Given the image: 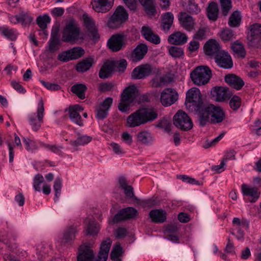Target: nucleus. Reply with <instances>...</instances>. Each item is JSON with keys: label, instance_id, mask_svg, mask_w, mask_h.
Returning <instances> with one entry per match:
<instances>
[{"label": "nucleus", "instance_id": "obj_1", "mask_svg": "<svg viewBox=\"0 0 261 261\" xmlns=\"http://www.w3.org/2000/svg\"><path fill=\"white\" fill-rule=\"evenodd\" d=\"M158 117L156 109L152 107H142L128 116L126 125L135 127L152 122Z\"/></svg>", "mask_w": 261, "mask_h": 261}, {"label": "nucleus", "instance_id": "obj_2", "mask_svg": "<svg viewBox=\"0 0 261 261\" xmlns=\"http://www.w3.org/2000/svg\"><path fill=\"white\" fill-rule=\"evenodd\" d=\"M138 96V90L135 85L126 87L121 95L118 109L122 112H127Z\"/></svg>", "mask_w": 261, "mask_h": 261}, {"label": "nucleus", "instance_id": "obj_3", "mask_svg": "<svg viewBox=\"0 0 261 261\" xmlns=\"http://www.w3.org/2000/svg\"><path fill=\"white\" fill-rule=\"evenodd\" d=\"M212 75V71L206 66H199L190 73V77L195 85L202 86L206 84Z\"/></svg>", "mask_w": 261, "mask_h": 261}, {"label": "nucleus", "instance_id": "obj_4", "mask_svg": "<svg viewBox=\"0 0 261 261\" xmlns=\"http://www.w3.org/2000/svg\"><path fill=\"white\" fill-rule=\"evenodd\" d=\"M202 104L201 94L198 88H192L187 92L185 105L189 110L198 111Z\"/></svg>", "mask_w": 261, "mask_h": 261}, {"label": "nucleus", "instance_id": "obj_5", "mask_svg": "<svg viewBox=\"0 0 261 261\" xmlns=\"http://www.w3.org/2000/svg\"><path fill=\"white\" fill-rule=\"evenodd\" d=\"M128 14L122 6H118L113 14L108 20V27L112 29H118L128 19Z\"/></svg>", "mask_w": 261, "mask_h": 261}, {"label": "nucleus", "instance_id": "obj_6", "mask_svg": "<svg viewBox=\"0 0 261 261\" xmlns=\"http://www.w3.org/2000/svg\"><path fill=\"white\" fill-rule=\"evenodd\" d=\"M84 34L81 31L80 28L72 22H70L65 26L63 32L62 39L64 42L76 41L84 39Z\"/></svg>", "mask_w": 261, "mask_h": 261}, {"label": "nucleus", "instance_id": "obj_7", "mask_svg": "<svg viewBox=\"0 0 261 261\" xmlns=\"http://www.w3.org/2000/svg\"><path fill=\"white\" fill-rule=\"evenodd\" d=\"M44 103L42 99H41L38 102L37 108V115L35 113H32L29 115L28 120L32 129L34 131H38L41 125V122L43 121L44 116Z\"/></svg>", "mask_w": 261, "mask_h": 261}, {"label": "nucleus", "instance_id": "obj_8", "mask_svg": "<svg viewBox=\"0 0 261 261\" xmlns=\"http://www.w3.org/2000/svg\"><path fill=\"white\" fill-rule=\"evenodd\" d=\"M119 188L123 190L125 196L127 198H132L134 201L138 204H142L144 206L149 203L150 200H143L142 202L139 198L134 195V189L132 186L128 185L125 177L121 176L118 179Z\"/></svg>", "mask_w": 261, "mask_h": 261}, {"label": "nucleus", "instance_id": "obj_9", "mask_svg": "<svg viewBox=\"0 0 261 261\" xmlns=\"http://www.w3.org/2000/svg\"><path fill=\"white\" fill-rule=\"evenodd\" d=\"M173 124L177 128L184 130H190L193 127L191 118L181 110L178 111L174 116Z\"/></svg>", "mask_w": 261, "mask_h": 261}, {"label": "nucleus", "instance_id": "obj_10", "mask_svg": "<svg viewBox=\"0 0 261 261\" xmlns=\"http://www.w3.org/2000/svg\"><path fill=\"white\" fill-rule=\"evenodd\" d=\"M248 39L250 46L261 48V24L254 23L250 26V36Z\"/></svg>", "mask_w": 261, "mask_h": 261}, {"label": "nucleus", "instance_id": "obj_11", "mask_svg": "<svg viewBox=\"0 0 261 261\" xmlns=\"http://www.w3.org/2000/svg\"><path fill=\"white\" fill-rule=\"evenodd\" d=\"M211 95L216 101L223 102L228 100L232 93L228 88L219 86L212 88Z\"/></svg>", "mask_w": 261, "mask_h": 261}, {"label": "nucleus", "instance_id": "obj_12", "mask_svg": "<svg viewBox=\"0 0 261 261\" xmlns=\"http://www.w3.org/2000/svg\"><path fill=\"white\" fill-rule=\"evenodd\" d=\"M178 98V93L175 90L167 88L161 93V102L165 107H168L175 103Z\"/></svg>", "mask_w": 261, "mask_h": 261}, {"label": "nucleus", "instance_id": "obj_13", "mask_svg": "<svg viewBox=\"0 0 261 261\" xmlns=\"http://www.w3.org/2000/svg\"><path fill=\"white\" fill-rule=\"evenodd\" d=\"M215 61L220 67L230 69L233 66V62L230 55L228 52L222 50L216 57Z\"/></svg>", "mask_w": 261, "mask_h": 261}, {"label": "nucleus", "instance_id": "obj_14", "mask_svg": "<svg viewBox=\"0 0 261 261\" xmlns=\"http://www.w3.org/2000/svg\"><path fill=\"white\" fill-rule=\"evenodd\" d=\"M152 68L150 64H143L135 68L132 72V77L135 80L143 79L150 75Z\"/></svg>", "mask_w": 261, "mask_h": 261}, {"label": "nucleus", "instance_id": "obj_15", "mask_svg": "<svg viewBox=\"0 0 261 261\" xmlns=\"http://www.w3.org/2000/svg\"><path fill=\"white\" fill-rule=\"evenodd\" d=\"M125 39V36L124 34H115L108 40L107 45L113 51H118L124 45Z\"/></svg>", "mask_w": 261, "mask_h": 261}, {"label": "nucleus", "instance_id": "obj_16", "mask_svg": "<svg viewBox=\"0 0 261 261\" xmlns=\"http://www.w3.org/2000/svg\"><path fill=\"white\" fill-rule=\"evenodd\" d=\"M207 112L210 113L211 121L214 123L222 122L225 118V114L223 109L214 105L207 106Z\"/></svg>", "mask_w": 261, "mask_h": 261}, {"label": "nucleus", "instance_id": "obj_17", "mask_svg": "<svg viewBox=\"0 0 261 261\" xmlns=\"http://www.w3.org/2000/svg\"><path fill=\"white\" fill-rule=\"evenodd\" d=\"M114 0H92L91 5L93 10L98 13L108 12L112 7Z\"/></svg>", "mask_w": 261, "mask_h": 261}, {"label": "nucleus", "instance_id": "obj_18", "mask_svg": "<svg viewBox=\"0 0 261 261\" xmlns=\"http://www.w3.org/2000/svg\"><path fill=\"white\" fill-rule=\"evenodd\" d=\"M83 108L79 105H76L69 108V117L70 120L80 126L84 125L83 120L80 115V112L83 111Z\"/></svg>", "mask_w": 261, "mask_h": 261}, {"label": "nucleus", "instance_id": "obj_19", "mask_svg": "<svg viewBox=\"0 0 261 261\" xmlns=\"http://www.w3.org/2000/svg\"><path fill=\"white\" fill-rule=\"evenodd\" d=\"M138 214L134 208L128 207L120 210L114 217L113 222L117 223L120 221L134 218Z\"/></svg>", "mask_w": 261, "mask_h": 261}, {"label": "nucleus", "instance_id": "obj_20", "mask_svg": "<svg viewBox=\"0 0 261 261\" xmlns=\"http://www.w3.org/2000/svg\"><path fill=\"white\" fill-rule=\"evenodd\" d=\"M148 51V46L141 43L138 45L129 55L130 60L133 62H137L142 60Z\"/></svg>", "mask_w": 261, "mask_h": 261}, {"label": "nucleus", "instance_id": "obj_21", "mask_svg": "<svg viewBox=\"0 0 261 261\" xmlns=\"http://www.w3.org/2000/svg\"><path fill=\"white\" fill-rule=\"evenodd\" d=\"M113 102V99L108 97L96 108V117L99 119L105 118Z\"/></svg>", "mask_w": 261, "mask_h": 261}, {"label": "nucleus", "instance_id": "obj_22", "mask_svg": "<svg viewBox=\"0 0 261 261\" xmlns=\"http://www.w3.org/2000/svg\"><path fill=\"white\" fill-rule=\"evenodd\" d=\"M218 41L214 39L207 41L204 45V49L206 55L216 57L222 50Z\"/></svg>", "mask_w": 261, "mask_h": 261}, {"label": "nucleus", "instance_id": "obj_23", "mask_svg": "<svg viewBox=\"0 0 261 261\" xmlns=\"http://www.w3.org/2000/svg\"><path fill=\"white\" fill-rule=\"evenodd\" d=\"M78 261H94V254L91 248L86 245H82L79 249V254L77 255Z\"/></svg>", "mask_w": 261, "mask_h": 261}, {"label": "nucleus", "instance_id": "obj_24", "mask_svg": "<svg viewBox=\"0 0 261 261\" xmlns=\"http://www.w3.org/2000/svg\"><path fill=\"white\" fill-rule=\"evenodd\" d=\"M178 20L181 26L187 31L191 32L194 29L195 24L193 18L185 12H181Z\"/></svg>", "mask_w": 261, "mask_h": 261}, {"label": "nucleus", "instance_id": "obj_25", "mask_svg": "<svg viewBox=\"0 0 261 261\" xmlns=\"http://www.w3.org/2000/svg\"><path fill=\"white\" fill-rule=\"evenodd\" d=\"M112 242L109 238L103 240L100 245V251L96 261H107Z\"/></svg>", "mask_w": 261, "mask_h": 261}, {"label": "nucleus", "instance_id": "obj_26", "mask_svg": "<svg viewBox=\"0 0 261 261\" xmlns=\"http://www.w3.org/2000/svg\"><path fill=\"white\" fill-rule=\"evenodd\" d=\"M225 82L231 88L236 90L241 89L244 85V82L241 78L233 74H228L225 76Z\"/></svg>", "mask_w": 261, "mask_h": 261}, {"label": "nucleus", "instance_id": "obj_27", "mask_svg": "<svg viewBox=\"0 0 261 261\" xmlns=\"http://www.w3.org/2000/svg\"><path fill=\"white\" fill-rule=\"evenodd\" d=\"M141 32L142 35L147 41L155 44H158L160 43L161 40L159 35L153 33L151 28L148 26H143Z\"/></svg>", "mask_w": 261, "mask_h": 261}, {"label": "nucleus", "instance_id": "obj_28", "mask_svg": "<svg viewBox=\"0 0 261 261\" xmlns=\"http://www.w3.org/2000/svg\"><path fill=\"white\" fill-rule=\"evenodd\" d=\"M83 18L84 25L90 33L91 35L94 39L98 38L99 36L97 34L95 23L92 18H91L87 14L85 13L83 14Z\"/></svg>", "mask_w": 261, "mask_h": 261}, {"label": "nucleus", "instance_id": "obj_29", "mask_svg": "<svg viewBox=\"0 0 261 261\" xmlns=\"http://www.w3.org/2000/svg\"><path fill=\"white\" fill-rule=\"evenodd\" d=\"M188 40V36L186 34L180 32H176L169 36L168 41L170 44L181 45L185 44Z\"/></svg>", "mask_w": 261, "mask_h": 261}, {"label": "nucleus", "instance_id": "obj_30", "mask_svg": "<svg viewBox=\"0 0 261 261\" xmlns=\"http://www.w3.org/2000/svg\"><path fill=\"white\" fill-rule=\"evenodd\" d=\"M115 70V63L112 61H107L101 67L99 72V77L100 79H107Z\"/></svg>", "mask_w": 261, "mask_h": 261}, {"label": "nucleus", "instance_id": "obj_31", "mask_svg": "<svg viewBox=\"0 0 261 261\" xmlns=\"http://www.w3.org/2000/svg\"><path fill=\"white\" fill-rule=\"evenodd\" d=\"M242 191L243 195L251 197L250 201L254 202L259 196V192L256 188L249 187L245 184L242 186Z\"/></svg>", "mask_w": 261, "mask_h": 261}, {"label": "nucleus", "instance_id": "obj_32", "mask_svg": "<svg viewBox=\"0 0 261 261\" xmlns=\"http://www.w3.org/2000/svg\"><path fill=\"white\" fill-rule=\"evenodd\" d=\"M149 217L153 222L162 223L166 220V213L162 210H153L149 213Z\"/></svg>", "mask_w": 261, "mask_h": 261}, {"label": "nucleus", "instance_id": "obj_33", "mask_svg": "<svg viewBox=\"0 0 261 261\" xmlns=\"http://www.w3.org/2000/svg\"><path fill=\"white\" fill-rule=\"evenodd\" d=\"M174 16L171 12H166L162 16V29L165 32L168 31L173 24Z\"/></svg>", "mask_w": 261, "mask_h": 261}, {"label": "nucleus", "instance_id": "obj_34", "mask_svg": "<svg viewBox=\"0 0 261 261\" xmlns=\"http://www.w3.org/2000/svg\"><path fill=\"white\" fill-rule=\"evenodd\" d=\"M77 232L76 228L71 226L64 231L63 241L67 244H71L75 238V233Z\"/></svg>", "mask_w": 261, "mask_h": 261}, {"label": "nucleus", "instance_id": "obj_35", "mask_svg": "<svg viewBox=\"0 0 261 261\" xmlns=\"http://www.w3.org/2000/svg\"><path fill=\"white\" fill-rule=\"evenodd\" d=\"M85 223L87 224L85 230L87 234L95 235L98 233L99 230V226L94 220L86 218Z\"/></svg>", "mask_w": 261, "mask_h": 261}, {"label": "nucleus", "instance_id": "obj_36", "mask_svg": "<svg viewBox=\"0 0 261 261\" xmlns=\"http://www.w3.org/2000/svg\"><path fill=\"white\" fill-rule=\"evenodd\" d=\"M137 138L139 142L145 145L151 144L154 140L151 134L147 130L142 131L138 133Z\"/></svg>", "mask_w": 261, "mask_h": 261}, {"label": "nucleus", "instance_id": "obj_37", "mask_svg": "<svg viewBox=\"0 0 261 261\" xmlns=\"http://www.w3.org/2000/svg\"><path fill=\"white\" fill-rule=\"evenodd\" d=\"M207 16L212 21H216L218 17L219 8L217 3L211 2L207 7Z\"/></svg>", "mask_w": 261, "mask_h": 261}, {"label": "nucleus", "instance_id": "obj_38", "mask_svg": "<svg viewBox=\"0 0 261 261\" xmlns=\"http://www.w3.org/2000/svg\"><path fill=\"white\" fill-rule=\"evenodd\" d=\"M94 63V60L93 57L86 58L76 65V70L80 72H85L91 68Z\"/></svg>", "mask_w": 261, "mask_h": 261}, {"label": "nucleus", "instance_id": "obj_39", "mask_svg": "<svg viewBox=\"0 0 261 261\" xmlns=\"http://www.w3.org/2000/svg\"><path fill=\"white\" fill-rule=\"evenodd\" d=\"M61 41L58 36V32H53L48 42V50L54 53L59 49Z\"/></svg>", "mask_w": 261, "mask_h": 261}, {"label": "nucleus", "instance_id": "obj_40", "mask_svg": "<svg viewBox=\"0 0 261 261\" xmlns=\"http://www.w3.org/2000/svg\"><path fill=\"white\" fill-rule=\"evenodd\" d=\"M231 48L236 55L238 57L244 58L246 55V51L243 44L238 40L231 44Z\"/></svg>", "mask_w": 261, "mask_h": 261}, {"label": "nucleus", "instance_id": "obj_41", "mask_svg": "<svg viewBox=\"0 0 261 261\" xmlns=\"http://www.w3.org/2000/svg\"><path fill=\"white\" fill-rule=\"evenodd\" d=\"M144 7L147 14L154 16L156 13V9L154 0H139Z\"/></svg>", "mask_w": 261, "mask_h": 261}, {"label": "nucleus", "instance_id": "obj_42", "mask_svg": "<svg viewBox=\"0 0 261 261\" xmlns=\"http://www.w3.org/2000/svg\"><path fill=\"white\" fill-rule=\"evenodd\" d=\"M92 138L90 136L87 135H82L77 137V139L75 140H70V144L74 148H76L81 145H85L87 144L92 141Z\"/></svg>", "mask_w": 261, "mask_h": 261}, {"label": "nucleus", "instance_id": "obj_43", "mask_svg": "<svg viewBox=\"0 0 261 261\" xmlns=\"http://www.w3.org/2000/svg\"><path fill=\"white\" fill-rule=\"evenodd\" d=\"M0 33L7 39L12 41L15 40L18 35L15 30L4 27L0 28Z\"/></svg>", "mask_w": 261, "mask_h": 261}, {"label": "nucleus", "instance_id": "obj_44", "mask_svg": "<svg viewBox=\"0 0 261 261\" xmlns=\"http://www.w3.org/2000/svg\"><path fill=\"white\" fill-rule=\"evenodd\" d=\"M86 89V85L83 84L74 85L71 88V91L82 99L85 98V91Z\"/></svg>", "mask_w": 261, "mask_h": 261}, {"label": "nucleus", "instance_id": "obj_45", "mask_svg": "<svg viewBox=\"0 0 261 261\" xmlns=\"http://www.w3.org/2000/svg\"><path fill=\"white\" fill-rule=\"evenodd\" d=\"M170 82V77L167 75L155 76L151 81L153 87H159L165 86Z\"/></svg>", "mask_w": 261, "mask_h": 261}, {"label": "nucleus", "instance_id": "obj_46", "mask_svg": "<svg viewBox=\"0 0 261 261\" xmlns=\"http://www.w3.org/2000/svg\"><path fill=\"white\" fill-rule=\"evenodd\" d=\"M220 37L224 41H230L236 38L234 32L229 28L223 29L220 33Z\"/></svg>", "mask_w": 261, "mask_h": 261}, {"label": "nucleus", "instance_id": "obj_47", "mask_svg": "<svg viewBox=\"0 0 261 261\" xmlns=\"http://www.w3.org/2000/svg\"><path fill=\"white\" fill-rule=\"evenodd\" d=\"M50 21L49 16L47 15H44L43 16H40L37 18V22L38 25L42 29L41 31V33L47 35V34L45 30V29L47 27V23H49Z\"/></svg>", "mask_w": 261, "mask_h": 261}, {"label": "nucleus", "instance_id": "obj_48", "mask_svg": "<svg viewBox=\"0 0 261 261\" xmlns=\"http://www.w3.org/2000/svg\"><path fill=\"white\" fill-rule=\"evenodd\" d=\"M241 16L239 11L234 12L230 16L228 24L231 27H236L240 24Z\"/></svg>", "mask_w": 261, "mask_h": 261}, {"label": "nucleus", "instance_id": "obj_49", "mask_svg": "<svg viewBox=\"0 0 261 261\" xmlns=\"http://www.w3.org/2000/svg\"><path fill=\"white\" fill-rule=\"evenodd\" d=\"M168 53L173 58H180L184 56V51L182 48L176 46L168 47Z\"/></svg>", "mask_w": 261, "mask_h": 261}, {"label": "nucleus", "instance_id": "obj_50", "mask_svg": "<svg viewBox=\"0 0 261 261\" xmlns=\"http://www.w3.org/2000/svg\"><path fill=\"white\" fill-rule=\"evenodd\" d=\"M210 113L207 112V106L204 108L203 112L199 114V121L200 125L204 126L210 120Z\"/></svg>", "mask_w": 261, "mask_h": 261}, {"label": "nucleus", "instance_id": "obj_51", "mask_svg": "<svg viewBox=\"0 0 261 261\" xmlns=\"http://www.w3.org/2000/svg\"><path fill=\"white\" fill-rule=\"evenodd\" d=\"M122 254V248L119 244L116 245L113 248L110 258L111 259H120L119 257Z\"/></svg>", "mask_w": 261, "mask_h": 261}, {"label": "nucleus", "instance_id": "obj_52", "mask_svg": "<svg viewBox=\"0 0 261 261\" xmlns=\"http://www.w3.org/2000/svg\"><path fill=\"white\" fill-rule=\"evenodd\" d=\"M44 178L40 174H37L34 179L33 186L36 191L40 192L41 190V185L44 184Z\"/></svg>", "mask_w": 261, "mask_h": 261}, {"label": "nucleus", "instance_id": "obj_53", "mask_svg": "<svg viewBox=\"0 0 261 261\" xmlns=\"http://www.w3.org/2000/svg\"><path fill=\"white\" fill-rule=\"evenodd\" d=\"M222 12L223 15L226 16L231 8V0H220Z\"/></svg>", "mask_w": 261, "mask_h": 261}, {"label": "nucleus", "instance_id": "obj_54", "mask_svg": "<svg viewBox=\"0 0 261 261\" xmlns=\"http://www.w3.org/2000/svg\"><path fill=\"white\" fill-rule=\"evenodd\" d=\"M69 50L72 60L80 58L84 54V50L80 47H73Z\"/></svg>", "mask_w": 261, "mask_h": 261}, {"label": "nucleus", "instance_id": "obj_55", "mask_svg": "<svg viewBox=\"0 0 261 261\" xmlns=\"http://www.w3.org/2000/svg\"><path fill=\"white\" fill-rule=\"evenodd\" d=\"M241 99L238 96H233L229 101V106L233 110H238L241 106Z\"/></svg>", "mask_w": 261, "mask_h": 261}, {"label": "nucleus", "instance_id": "obj_56", "mask_svg": "<svg viewBox=\"0 0 261 261\" xmlns=\"http://www.w3.org/2000/svg\"><path fill=\"white\" fill-rule=\"evenodd\" d=\"M207 29L200 28L193 36V39L197 40H202L206 38Z\"/></svg>", "mask_w": 261, "mask_h": 261}, {"label": "nucleus", "instance_id": "obj_57", "mask_svg": "<svg viewBox=\"0 0 261 261\" xmlns=\"http://www.w3.org/2000/svg\"><path fill=\"white\" fill-rule=\"evenodd\" d=\"M23 141L26 146V149L28 151H34L38 148V146L36 143L29 138L23 139Z\"/></svg>", "mask_w": 261, "mask_h": 261}, {"label": "nucleus", "instance_id": "obj_58", "mask_svg": "<svg viewBox=\"0 0 261 261\" xmlns=\"http://www.w3.org/2000/svg\"><path fill=\"white\" fill-rule=\"evenodd\" d=\"M40 82L47 89L51 91H58L61 89V86L58 84L49 83L43 80H40Z\"/></svg>", "mask_w": 261, "mask_h": 261}, {"label": "nucleus", "instance_id": "obj_59", "mask_svg": "<svg viewBox=\"0 0 261 261\" xmlns=\"http://www.w3.org/2000/svg\"><path fill=\"white\" fill-rule=\"evenodd\" d=\"M232 223L237 226V228H246L249 225V222L247 220H241L239 218H234Z\"/></svg>", "mask_w": 261, "mask_h": 261}, {"label": "nucleus", "instance_id": "obj_60", "mask_svg": "<svg viewBox=\"0 0 261 261\" xmlns=\"http://www.w3.org/2000/svg\"><path fill=\"white\" fill-rule=\"evenodd\" d=\"M115 63V68L116 67L117 70L119 72H123L127 67V62L124 59H121L117 61H112Z\"/></svg>", "mask_w": 261, "mask_h": 261}, {"label": "nucleus", "instance_id": "obj_61", "mask_svg": "<svg viewBox=\"0 0 261 261\" xmlns=\"http://www.w3.org/2000/svg\"><path fill=\"white\" fill-rule=\"evenodd\" d=\"M178 178L181 179L183 181L192 185H201L202 182L196 180L195 178H192L187 175H180Z\"/></svg>", "mask_w": 261, "mask_h": 261}, {"label": "nucleus", "instance_id": "obj_62", "mask_svg": "<svg viewBox=\"0 0 261 261\" xmlns=\"http://www.w3.org/2000/svg\"><path fill=\"white\" fill-rule=\"evenodd\" d=\"M188 11L191 13L197 14L200 11V9L194 2L190 1L189 2Z\"/></svg>", "mask_w": 261, "mask_h": 261}, {"label": "nucleus", "instance_id": "obj_63", "mask_svg": "<svg viewBox=\"0 0 261 261\" xmlns=\"http://www.w3.org/2000/svg\"><path fill=\"white\" fill-rule=\"evenodd\" d=\"M58 59L62 62H67L69 60H72L71 57L69 50L63 51L58 55Z\"/></svg>", "mask_w": 261, "mask_h": 261}, {"label": "nucleus", "instance_id": "obj_64", "mask_svg": "<svg viewBox=\"0 0 261 261\" xmlns=\"http://www.w3.org/2000/svg\"><path fill=\"white\" fill-rule=\"evenodd\" d=\"M19 16L20 21V22H21L23 25L30 23L33 20V18L31 16L23 12L19 14Z\"/></svg>", "mask_w": 261, "mask_h": 261}]
</instances>
